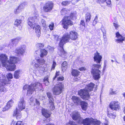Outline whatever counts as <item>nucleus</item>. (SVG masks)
Masks as SVG:
<instances>
[{
	"mask_svg": "<svg viewBox=\"0 0 125 125\" xmlns=\"http://www.w3.org/2000/svg\"><path fill=\"white\" fill-rule=\"evenodd\" d=\"M7 56L5 54L0 55V61L2 65L5 67L7 70L10 71H14L16 69L15 64L17 62L18 59L15 57H11L9 60H8Z\"/></svg>",
	"mask_w": 125,
	"mask_h": 125,
	"instance_id": "obj_1",
	"label": "nucleus"
},
{
	"mask_svg": "<svg viewBox=\"0 0 125 125\" xmlns=\"http://www.w3.org/2000/svg\"><path fill=\"white\" fill-rule=\"evenodd\" d=\"M94 85V84L92 83L86 85L84 89H81L79 91V95L84 100H88L90 98V96L93 95V93H90L93 90Z\"/></svg>",
	"mask_w": 125,
	"mask_h": 125,
	"instance_id": "obj_2",
	"label": "nucleus"
},
{
	"mask_svg": "<svg viewBox=\"0 0 125 125\" xmlns=\"http://www.w3.org/2000/svg\"><path fill=\"white\" fill-rule=\"evenodd\" d=\"M42 87V84L39 82L32 83L30 85H25L23 87V89L27 90V95L28 96H31L36 89H39Z\"/></svg>",
	"mask_w": 125,
	"mask_h": 125,
	"instance_id": "obj_3",
	"label": "nucleus"
},
{
	"mask_svg": "<svg viewBox=\"0 0 125 125\" xmlns=\"http://www.w3.org/2000/svg\"><path fill=\"white\" fill-rule=\"evenodd\" d=\"M69 34L68 33L66 32L62 37L59 43V47L58 48V53L61 56H63L65 55L66 53L63 48V46L66 42H68L70 40Z\"/></svg>",
	"mask_w": 125,
	"mask_h": 125,
	"instance_id": "obj_4",
	"label": "nucleus"
},
{
	"mask_svg": "<svg viewBox=\"0 0 125 125\" xmlns=\"http://www.w3.org/2000/svg\"><path fill=\"white\" fill-rule=\"evenodd\" d=\"M45 62V61L42 58L35 59L33 60L31 64L35 67L38 68L39 70L45 72L46 71Z\"/></svg>",
	"mask_w": 125,
	"mask_h": 125,
	"instance_id": "obj_5",
	"label": "nucleus"
},
{
	"mask_svg": "<svg viewBox=\"0 0 125 125\" xmlns=\"http://www.w3.org/2000/svg\"><path fill=\"white\" fill-rule=\"evenodd\" d=\"M19 109L16 108V110L14 111L13 116L16 117L17 119H19L21 117V111L25 108V102L23 98H22L18 103Z\"/></svg>",
	"mask_w": 125,
	"mask_h": 125,
	"instance_id": "obj_6",
	"label": "nucleus"
},
{
	"mask_svg": "<svg viewBox=\"0 0 125 125\" xmlns=\"http://www.w3.org/2000/svg\"><path fill=\"white\" fill-rule=\"evenodd\" d=\"M101 67V65L94 64L92 66L91 73L93 74V77L95 80H98L100 77L101 71L99 69Z\"/></svg>",
	"mask_w": 125,
	"mask_h": 125,
	"instance_id": "obj_7",
	"label": "nucleus"
},
{
	"mask_svg": "<svg viewBox=\"0 0 125 125\" xmlns=\"http://www.w3.org/2000/svg\"><path fill=\"white\" fill-rule=\"evenodd\" d=\"M82 122L80 124H83L84 125H99L100 122L98 120L95 121L92 118H86L84 119L82 118ZM103 125H108L107 123L104 124Z\"/></svg>",
	"mask_w": 125,
	"mask_h": 125,
	"instance_id": "obj_8",
	"label": "nucleus"
},
{
	"mask_svg": "<svg viewBox=\"0 0 125 125\" xmlns=\"http://www.w3.org/2000/svg\"><path fill=\"white\" fill-rule=\"evenodd\" d=\"M73 14L71 13L70 16L64 17L61 22L63 27L64 29H67L69 26L73 25V23L71 21V17L73 16Z\"/></svg>",
	"mask_w": 125,
	"mask_h": 125,
	"instance_id": "obj_9",
	"label": "nucleus"
},
{
	"mask_svg": "<svg viewBox=\"0 0 125 125\" xmlns=\"http://www.w3.org/2000/svg\"><path fill=\"white\" fill-rule=\"evenodd\" d=\"M39 16L38 14L36 13L33 16L29 18L28 20V25L32 28L34 29L35 25V21L38 20Z\"/></svg>",
	"mask_w": 125,
	"mask_h": 125,
	"instance_id": "obj_10",
	"label": "nucleus"
},
{
	"mask_svg": "<svg viewBox=\"0 0 125 125\" xmlns=\"http://www.w3.org/2000/svg\"><path fill=\"white\" fill-rule=\"evenodd\" d=\"M7 83L8 81L6 77L4 75H0V91L6 92V89L4 86Z\"/></svg>",
	"mask_w": 125,
	"mask_h": 125,
	"instance_id": "obj_11",
	"label": "nucleus"
},
{
	"mask_svg": "<svg viewBox=\"0 0 125 125\" xmlns=\"http://www.w3.org/2000/svg\"><path fill=\"white\" fill-rule=\"evenodd\" d=\"M63 87V85L61 83H60L55 86L53 88L52 91L55 95H58L62 93V90Z\"/></svg>",
	"mask_w": 125,
	"mask_h": 125,
	"instance_id": "obj_12",
	"label": "nucleus"
},
{
	"mask_svg": "<svg viewBox=\"0 0 125 125\" xmlns=\"http://www.w3.org/2000/svg\"><path fill=\"white\" fill-rule=\"evenodd\" d=\"M53 7V3L52 1H48L46 2L43 7V10L45 12H50Z\"/></svg>",
	"mask_w": 125,
	"mask_h": 125,
	"instance_id": "obj_13",
	"label": "nucleus"
},
{
	"mask_svg": "<svg viewBox=\"0 0 125 125\" xmlns=\"http://www.w3.org/2000/svg\"><path fill=\"white\" fill-rule=\"evenodd\" d=\"M72 117L74 120L76 121L78 123L82 122V118L81 117L79 113L77 111H74L72 114Z\"/></svg>",
	"mask_w": 125,
	"mask_h": 125,
	"instance_id": "obj_14",
	"label": "nucleus"
},
{
	"mask_svg": "<svg viewBox=\"0 0 125 125\" xmlns=\"http://www.w3.org/2000/svg\"><path fill=\"white\" fill-rule=\"evenodd\" d=\"M26 48V45H23L17 48L15 50V52L19 55H22L25 52Z\"/></svg>",
	"mask_w": 125,
	"mask_h": 125,
	"instance_id": "obj_15",
	"label": "nucleus"
},
{
	"mask_svg": "<svg viewBox=\"0 0 125 125\" xmlns=\"http://www.w3.org/2000/svg\"><path fill=\"white\" fill-rule=\"evenodd\" d=\"M116 37L117 39L115 40L116 42L119 43H123V41L125 40V35L120 34L119 32H117L116 33Z\"/></svg>",
	"mask_w": 125,
	"mask_h": 125,
	"instance_id": "obj_16",
	"label": "nucleus"
},
{
	"mask_svg": "<svg viewBox=\"0 0 125 125\" xmlns=\"http://www.w3.org/2000/svg\"><path fill=\"white\" fill-rule=\"evenodd\" d=\"M110 107L113 110H117L120 109V107L119 103L118 102L112 101L109 105Z\"/></svg>",
	"mask_w": 125,
	"mask_h": 125,
	"instance_id": "obj_17",
	"label": "nucleus"
},
{
	"mask_svg": "<svg viewBox=\"0 0 125 125\" xmlns=\"http://www.w3.org/2000/svg\"><path fill=\"white\" fill-rule=\"evenodd\" d=\"M47 95L49 99V104L50 105V108L51 110H53L55 108V107L53 103V99L52 94L49 92L47 93Z\"/></svg>",
	"mask_w": 125,
	"mask_h": 125,
	"instance_id": "obj_18",
	"label": "nucleus"
},
{
	"mask_svg": "<svg viewBox=\"0 0 125 125\" xmlns=\"http://www.w3.org/2000/svg\"><path fill=\"white\" fill-rule=\"evenodd\" d=\"M102 58V56L100 55L99 53L97 52L94 54V61L97 63H100Z\"/></svg>",
	"mask_w": 125,
	"mask_h": 125,
	"instance_id": "obj_19",
	"label": "nucleus"
},
{
	"mask_svg": "<svg viewBox=\"0 0 125 125\" xmlns=\"http://www.w3.org/2000/svg\"><path fill=\"white\" fill-rule=\"evenodd\" d=\"M70 39L72 40H75L78 38V33L75 31H71L69 35Z\"/></svg>",
	"mask_w": 125,
	"mask_h": 125,
	"instance_id": "obj_20",
	"label": "nucleus"
},
{
	"mask_svg": "<svg viewBox=\"0 0 125 125\" xmlns=\"http://www.w3.org/2000/svg\"><path fill=\"white\" fill-rule=\"evenodd\" d=\"M42 115L46 118H48L50 116L51 113L46 109H43L42 110Z\"/></svg>",
	"mask_w": 125,
	"mask_h": 125,
	"instance_id": "obj_21",
	"label": "nucleus"
},
{
	"mask_svg": "<svg viewBox=\"0 0 125 125\" xmlns=\"http://www.w3.org/2000/svg\"><path fill=\"white\" fill-rule=\"evenodd\" d=\"M23 72L21 70H19L16 71L14 73V76L16 79H18L22 73Z\"/></svg>",
	"mask_w": 125,
	"mask_h": 125,
	"instance_id": "obj_22",
	"label": "nucleus"
},
{
	"mask_svg": "<svg viewBox=\"0 0 125 125\" xmlns=\"http://www.w3.org/2000/svg\"><path fill=\"white\" fill-rule=\"evenodd\" d=\"M21 20L17 19L15 21L14 23L15 25L20 30H21L22 28L21 25Z\"/></svg>",
	"mask_w": 125,
	"mask_h": 125,
	"instance_id": "obj_23",
	"label": "nucleus"
},
{
	"mask_svg": "<svg viewBox=\"0 0 125 125\" xmlns=\"http://www.w3.org/2000/svg\"><path fill=\"white\" fill-rule=\"evenodd\" d=\"M41 28L40 26L37 25L36 26L35 28V32L37 34V35L38 37H39L41 34Z\"/></svg>",
	"mask_w": 125,
	"mask_h": 125,
	"instance_id": "obj_24",
	"label": "nucleus"
},
{
	"mask_svg": "<svg viewBox=\"0 0 125 125\" xmlns=\"http://www.w3.org/2000/svg\"><path fill=\"white\" fill-rule=\"evenodd\" d=\"M72 99L73 102L76 104H78L80 102V98L76 96H73Z\"/></svg>",
	"mask_w": 125,
	"mask_h": 125,
	"instance_id": "obj_25",
	"label": "nucleus"
},
{
	"mask_svg": "<svg viewBox=\"0 0 125 125\" xmlns=\"http://www.w3.org/2000/svg\"><path fill=\"white\" fill-rule=\"evenodd\" d=\"M40 56L41 57H43L44 56L46 55L47 54V52L44 49H42L40 51Z\"/></svg>",
	"mask_w": 125,
	"mask_h": 125,
	"instance_id": "obj_26",
	"label": "nucleus"
},
{
	"mask_svg": "<svg viewBox=\"0 0 125 125\" xmlns=\"http://www.w3.org/2000/svg\"><path fill=\"white\" fill-rule=\"evenodd\" d=\"M24 3H22L18 7L17 9L14 10V12L15 14H17L21 11V6L24 5Z\"/></svg>",
	"mask_w": 125,
	"mask_h": 125,
	"instance_id": "obj_27",
	"label": "nucleus"
},
{
	"mask_svg": "<svg viewBox=\"0 0 125 125\" xmlns=\"http://www.w3.org/2000/svg\"><path fill=\"white\" fill-rule=\"evenodd\" d=\"M71 73L73 76H77L79 75L80 72L78 70L73 69Z\"/></svg>",
	"mask_w": 125,
	"mask_h": 125,
	"instance_id": "obj_28",
	"label": "nucleus"
},
{
	"mask_svg": "<svg viewBox=\"0 0 125 125\" xmlns=\"http://www.w3.org/2000/svg\"><path fill=\"white\" fill-rule=\"evenodd\" d=\"M81 106L82 109L84 110H86L87 106V103L84 101L81 103Z\"/></svg>",
	"mask_w": 125,
	"mask_h": 125,
	"instance_id": "obj_29",
	"label": "nucleus"
},
{
	"mask_svg": "<svg viewBox=\"0 0 125 125\" xmlns=\"http://www.w3.org/2000/svg\"><path fill=\"white\" fill-rule=\"evenodd\" d=\"M107 115L110 118L113 119L115 118L116 116V115L115 113H112L109 112H107Z\"/></svg>",
	"mask_w": 125,
	"mask_h": 125,
	"instance_id": "obj_30",
	"label": "nucleus"
},
{
	"mask_svg": "<svg viewBox=\"0 0 125 125\" xmlns=\"http://www.w3.org/2000/svg\"><path fill=\"white\" fill-rule=\"evenodd\" d=\"M17 44V43L16 42L15 40L13 39H12L11 40L10 43L9 44V46L10 47H11V45L12 46H15Z\"/></svg>",
	"mask_w": 125,
	"mask_h": 125,
	"instance_id": "obj_31",
	"label": "nucleus"
},
{
	"mask_svg": "<svg viewBox=\"0 0 125 125\" xmlns=\"http://www.w3.org/2000/svg\"><path fill=\"white\" fill-rule=\"evenodd\" d=\"M91 18V15L90 13H87L85 15V19L86 21L87 22H89Z\"/></svg>",
	"mask_w": 125,
	"mask_h": 125,
	"instance_id": "obj_32",
	"label": "nucleus"
},
{
	"mask_svg": "<svg viewBox=\"0 0 125 125\" xmlns=\"http://www.w3.org/2000/svg\"><path fill=\"white\" fill-rule=\"evenodd\" d=\"M44 44L43 43H38L36 45V47L37 49H40L43 48L44 46Z\"/></svg>",
	"mask_w": 125,
	"mask_h": 125,
	"instance_id": "obj_33",
	"label": "nucleus"
},
{
	"mask_svg": "<svg viewBox=\"0 0 125 125\" xmlns=\"http://www.w3.org/2000/svg\"><path fill=\"white\" fill-rule=\"evenodd\" d=\"M13 103V101L12 100H10L7 103L6 106L9 108L12 106Z\"/></svg>",
	"mask_w": 125,
	"mask_h": 125,
	"instance_id": "obj_34",
	"label": "nucleus"
},
{
	"mask_svg": "<svg viewBox=\"0 0 125 125\" xmlns=\"http://www.w3.org/2000/svg\"><path fill=\"white\" fill-rule=\"evenodd\" d=\"M68 12L67 9L65 8L62 9L61 11V14L62 15H65Z\"/></svg>",
	"mask_w": 125,
	"mask_h": 125,
	"instance_id": "obj_35",
	"label": "nucleus"
},
{
	"mask_svg": "<svg viewBox=\"0 0 125 125\" xmlns=\"http://www.w3.org/2000/svg\"><path fill=\"white\" fill-rule=\"evenodd\" d=\"M48 78V76H46L44 79V84L46 85H48L49 84Z\"/></svg>",
	"mask_w": 125,
	"mask_h": 125,
	"instance_id": "obj_36",
	"label": "nucleus"
},
{
	"mask_svg": "<svg viewBox=\"0 0 125 125\" xmlns=\"http://www.w3.org/2000/svg\"><path fill=\"white\" fill-rule=\"evenodd\" d=\"M71 0H70L69 1H62V3L61 4L62 5L66 6L68 5L70 3V2L71 1Z\"/></svg>",
	"mask_w": 125,
	"mask_h": 125,
	"instance_id": "obj_37",
	"label": "nucleus"
},
{
	"mask_svg": "<svg viewBox=\"0 0 125 125\" xmlns=\"http://www.w3.org/2000/svg\"><path fill=\"white\" fill-rule=\"evenodd\" d=\"M14 124V125H26V124H23V123L20 121H18L15 122Z\"/></svg>",
	"mask_w": 125,
	"mask_h": 125,
	"instance_id": "obj_38",
	"label": "nucleus"
},
{
	"mask_svg": "<svg viewBox=\"0 0 125 125\" xmlns=\"http://www.w3.org/2000/svg\"><path fill=\"white\" fill-rule=\"evenodd\" d=\"M7 79L8 80H10V79H11L13 78L12 75L11 73H9L7 74Z\"/></svg>",
	"mask_w": 125,
	"mask_h": 125,
	"instance_id": "obj_39",
	"label": "nucleus"
},
{
	"mask_svg": "<svg viewBox=\"0 0 125 125\" xmlns=\"http://www.w3.org/2000/svg\"><path fill=\"white\" fill-rule=\"evenodd\" d=\"M49 27L51 30H53L54 28V23L52 22L49 25Z\"/></svg>",
	"mask_w": 125,
	"mask_h": 125,
	"instance_id": "obj_40",
	"label": "nucleus"
},
{
	"mask_svg": "<svg viewBox=\"0 0 125 125\" xmlns=\"http://www.w3.org/2000/svg\"><path fill=\"white\" fill-rule=\"evenodd\" d=\"M66 125H76L75 123L72 121H70Z\"/></svg>",
	"mask_w": 125,
	"mask_h": 125,
	"instance_id": "obj_41",
	"label": "nucleus"
},
{
	"mask_svg": "<svg viewBox=\"0 0 125 125\" xmlns=\"http://www.w3.org/2000/svg\"><path fill=\"white\" fill-rule=\"evenodd\" d=\"M110 94L113 95L116 94L117 92L115 91H114L113 89H111L110 90Z\"/></svg>",
	"mask_w": 125,
	"mask_h": 125,
	"instance_id": "obj_42",
	"label": "nucleus"
},
{
	"mask_svg": "<svg viewBox=\"0 0 125 125\" xmlns=\"http://www.w3.org/2000/svg\"><path fill=\"white\" fill-rule=\"evenodd\" d=\"M42 25L43 27H45L46 26L45 21L43 19H42L41 21Z\"/></svg>",
	"mask_w": 125,
	"mask_h": 125,
	"instance_id": "obj_43",
	"label": "nucleus"
},
{
	"mask_svg": "<svg viewBox=\"0 0 125 125\" xmlns=\"http://www.w3.org/2000/svg\"><path fill=\"white\" fill-rule=\"evenodd\" d=\"M62 65L63 67L66 68L67 66V62L65 61L64 62L62 63Z\"/></svg>",
	"mask_w": 125,
	"mask_h": 125,
	"instance_id": "obj_44",
	"label": "nucleus"
},
{
	"mask_svg": "<svg viewBox=\"0 0 125 125\" xmlns=\"http://www.w3.org/2000/svg\"><path fill=\"white\" fill-rule=\"evenodd\" d=\"M17 43L18 42L20 41L21 39V38L20 37H18L13 39Z\"/></svg>",
	"mask_w": 125,
	"mask_h": 125,
	"instance_id": "obj_45",
	"label": "nucleus"
},
{
	"mask_svg": "<svg viewBox=\"0 0 125 125\" xmlns=\"http://www.w3.org/2000/svg\"><path fill=\"white\" fill-rule=\"evenodd\" d=\"M54 40L56 41H58L59 40V36L57 35H53Z\"/></svg>",
	"mask_w": 125,
	"mask_h": 125,
	"instance_id": "obj_46",
	"label": "nucleus"
},
{
	"mask_svg": "<svg viewBox=\"0 0 125 125\" xmlns=\"http://www.w3.org/2000/svg\"><path fill=\"white\" fill-rule=\"evenodd\" d=\"M10 108H9L6 105L5 107L2 108V109L1 111L3 112H4L8 110Z\"/></svg>",
	"mask_w": 125,
	"mask_h": 125,
	"instance_id": "obj_47",
	"label": "nucleus"
},
{
	"mask_svg": "<svg viewBox=\"0 0 125 125\" xmlns=\"http://www.w3.org/2000/svg\"><path fill=\"white\" fill-rule=\"evenodd\" d=\"M56 65V63L54 61L53 62V63L52 67L51 69L52 70H53L54 69L55 66Z\"/></svg>",
	"mask_w": 125,
	"mask_h": 125,
	"instance_id": "obj_48",
	"label": "nucleus"
},
{
	"mask_svg": "<svg viewBox=\"0 0 125 125\" xmlns=\"http://www.w3.org/2000/svg\"><path fill=\"white\" fill-rule=\"evenodd\" d=\"M64 78L62 76H61L58 77L57 78V80L59 81H62L63 80Z\"/></svg>",
	"mask_w": 125,
	"mask_h": 125,
	"instance_id": "obj_49",
	"label": "nucleus"
},
{
	"mask_svg": "<svg viewBox=\"0 0 125 125\" xmlns=\"http://www.w3.org/2000/svg\"><path fill=\"white\" fill-rule=\"evenodd\" d=\"M113 25L116 29H117L119 26V25L118 24L115 23H113Z\"/></svg>",
	"mask_w": 125,
	"mask_h": 125,
	"instance_id": "obj_50",
	"label": "nucleus"
},
{
	"mask_svg": "<svg viewBox=\"0 0 125 125\" xmlns=\"http://www.w3.org/2000/svg\"><path fill=\"white\" fill-rule=\"evenodd\" d=\"M105 1L107 5H110L111 4V0H105Z\"/></svg>",
	"mask_w": 125,
	"mask_h": 125,
	"instance_id": "obj_51",
	"label": "nucleus"
},
{
	"mask_svg": "<svg viewBox=\"0 0 125 125\" xmlns=\"http://www.w3.org/2000/svg\"><path fill=\"white\" fill-rule=\"evenodd\" d=\"M0 117L2 118H4L5 117V115L4 114H1V115H0Z\"/></svg>",
	"mask_w": 125,
	"mask_h": 125,
	"instance_id": "obj_52",
	"label": "nucleus"
},
{
	"mask_svg": "<svg viewBox=\"0 0 125 125\" xmlns=\"http://www.w3.org/2000/svg\"><path fill=\"white\" fill-rule=\"evenodd\" d=\"M59 72H57L56 73V75L55 77L53 78V79L54 80L55 78L57 76H58L59 75Z\"/></svg>",
	"mask_w": 125,
	"mask_h": 125,
	"instance_id": "obj_53",
	"label": "nucleus"
},
{
	"mask_svg": "<svg viewBox=\"0 0 125 125\" xmlns=\"http://www.w3.org/2000/svg\"><path fill=\"white\" fill-rule=\"evenodd\" d=\"M47 48L50 50H54V48L53 47H51L50 46H49L47 47Z\"/></svg>",
	"mask_w": 125,
	"mask_h": 125,
	"instance_id": "obj_54",
	"label": "nucleus"
},
{
	"mask_svg": "<svg viewBox=\"0 0 125 125\" xmlns=\"http://www.w3.org/2000/svg\"><path fill=\"white\" fill-rule=\"evenodd\" d=\"M81 24L82 26H85V23L83 20H82L81 21Z\"/></svg>",
	"mask_w": 125,
	"mask_h": 125,
	"instance_id": "obj_55",
	"label": "nucleus"
},
{
	"mask_svg": "<svg viewBox=\"0 0 125 125\" xmlns=\"http://www.w3.org/2000/svg\"><path fill=\"white\" fill-rule=\"evenodd\" d=\"M98 20V17L97 16L95 17V19L94 20V22H95V24H96L97 23Z\"/></svg>",
	"mask_w": 125,
	"mask_h": 125,
	"instance_id": "obj_56",
	"label": "nucleus"
},
{
	"mask_svg": "<svg viewBox=\"0 0 125 125\" xmlns=\"http://www.w3.org/2000/svg\"><path fill=\"white\" fill-rule=\"evenodd\" d=\"M79 70L80 71H84L86 70L85 68L83 67H82L79 68Z\"/></svg>",
	"mask_w": 125,
	"mask_h": 125,
	"instance_id": "obj_57",
	"label": "nucleus"
},
{
	"mask_svg": "<svg viewBox=\"0 0 125 125\" xmlns=\"http://www.w3.org/2000/svg\"><path fill=\"white\" fill-rule=\"evenodd\" d=\"M100 3H103L105 2V0H97Z\"/></svg>",
	"mask_w": 125,
	"mask_h": 125,
	"instance_id": "obj_58",
	"label": "nucleus"
},
{
	"mask_svg": "<svg viewBox=\"0 0 125 125\" xmlns=\"http://www.w3.org/2000/svg\"><path fill=\"white\" fill-rule=\"evenodd\" d=\"M106 67V65L105 64V63L104 65V67L103 68V72H104V70L105 69V68Z\"/></svg>",
	"mask_w": 125,
	"mask_h": 125,
	"instance_id": "obj_59",
	"label": "nucleus"
},
{
	"mask_svg": "<svg viewBox=\"0 0 125 125\" xmlns=\"http://www.w3.org/2000/svg\"><path fill=\"white\" fill-rule=\"evenodd\" d=\"M101 30L103 33V35H106V33L105 30L103 31L101 29Z\"/></svg>",
	"mask_w": 125,
	"mask_h": 125,
	"instance_id": "obj_60",
	"label": "nucleus"
},
{
	"mask_svg": "<svg viewBox=\"0 0 125 125\" xmlns=\"http://www.w3.org/2000/svg\"><path fill=\"white\" fill-rule=\"evenodd\" d=\"M35 101H36V102L37 104L38 105H39L40 103L39 102V101H38L36 99H35Z\"/></svg>",
	"mask_w": 125,
	"mask_h": 125,
	"instance_id": "obj_61",
	"label": "nucleus"
},
{
	"mask_svg": "<svg viewBox=\"0 0 125 125\" xmlns=\"http://www.w3.org/2000/svg\"><path fill=\"white\" fill-rule=\"evenodd\" d=\"M123 96L124 97V98H125V93H124L123 94Z\"/></svg>",
	"mask_w": 125,
	"mask_h": 125,
	"instance_id": "obj_62",
	"label": "nucleus"
},
{
	"mask_svg": "<svg viewBox=\"0 0 125 125\" xmlns=\"http://www.w3.org/2000/svg\"><path fill=\"white\" fill-rule=\"evenodd\" d=\"M95 22H94V21H93V25H95L96 24H95Z\"/></svg>",
	"mask_w": 125,
	"mask_h": 125,
	"instance_id": "obj_63",
	"label": "nucleus"
},
{
	"mask_svg": "<svg viewBox=\"0 0 125 125\" xmlns=\"http://www.w3.org/2000/svg\"><path fill=\"white\" fill-rule=\"evenodd\" d=\"M46 125H54L52 124H48Z\"/></svg>",
	"mask_w": 125,
	"mask_h": 125,
	"instance_id": "obj_64",
	"label": "nucleus"
}]
</instances>
